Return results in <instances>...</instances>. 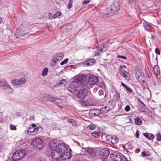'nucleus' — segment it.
<instances>
[{
	"instance_id": "1",
	"label": "nucleus",
	"mask_w": 161,
	"mask_h": 161,
	"mask_svg": "<svg viewBox=\"0 0 161 161\" xmlns=\"http://www.w3.org/2000/svg\"><path fill=\"white\" fill-rule=\"evenodd\" d=\"M89 78L88 82L86 80L87 74H86L85 73L83 74H79L81 77L80 79L83 87H86L87 88H90V86L95 85L98 81V78L97 77L92 74L88 73Z\"/></svg>"
},
{
	"instance_id": "2",
	"label": "nucleus",
	"mask_w": 161,
	"mask_h": 161,
	"mask_svg": "<svg viewBox=\"0 0 161 161\" xmlns=\"http://www.w3.org/2000/svg\"><path fill=\"white\" fill-rule=\"evenodd\" d=\"M19 29L16 30L14 33V36L16 38L23 37L27 35L28 31L30 29L29 25V23L27 21H24L20 25Z\"/></svg>"
},
{
	"instance_id": "3",
	"label": "nucleus",
	"mask_w": 161,
	"mask_h": 161,
	"mask_svg": "<svg viewBox=\"0 0 161 161\" xmlns=\"http://www.w3.org/2000/svg\"><path fill=\"white\" fill-rule=\"evenodd\" d=\"M80 75L79 74L75 77L74 81L72 82L69 85L67 89L69 92L74 93L75 92L79 86L83 87L81 80Z\"/></svg>"
},
{
	"instance_id": "4",
	"label": "nucleus",
	"mask_w": 161,
	"mask_h": 161,
	"mask_svg": "<svg viewBox=\"0 0 161 161\" xmlns=\"http://www.w3.org/2000/svg\"><path fill=\"white\" fill-rule=\"evenodd\" d=\"M64 148L66 149H64V148L62 149L63 151H62V152L61 153L60 160L62 159L65 160L67 159H69L71 158V156L70 150L69 148H69L68 146L65 145L64 146Z\"/></svg>"
},
{
	"instance_id": "5",
	"label": "nucleus",
	"mask_w": 161,
	"mask_h": 161,
	"mask_svg": "<svg viewBox=\"0 0 161 161\" xmlns=\"http://www.w3.org/2000/svg\"><path fill=\"white\" fill-rule=\"evenodd\" d=\"M120 8L119 3L117 1H115L111 5L110 12L108 15L111 16L115 14L119 10Z\"/></svg>"
},
{
	"instance_id": "6",
	"label": "nucleus",
	"mask_w": 161,
	"mask_h": 161,
	"mask_svg": "<svg viewBox=\"0 0 161 161\" xmlns=\"http://www.w3.org/2000/svg\"><path fill=\"white\" fill-rule=\"evenodd\" d=\"M66 144L63 142H58L55 141H51L49 144V148L52 151L58 150V148L59 146L63 147L64 148V146Z\"/></svg>"
},
{
	"instance_id": "7",
	"label": "nucleus",
	"mask_w": 161,
	"mask_h": 161,
	"mask_svg": "<svg viewBox=\"0 0 161 161\" xmlns=\"http://www.w3.org/2000/svg\"><path fill=\"white\" fill-rule=\"evenodd\" d=\"M110 157L113 161H129L127 158L120 153L111 154Z\"/></svg>"
},
{
	"instance_id": "8",
	"label": "nucleus",
	"mask_w": 161,
	"mask_h": 161,
	"mask_svg": "<svg viewBox=\"0 0 161 161\" xmlns=\"http://www.w3.org/2000/svg\"><path fill=\"white\" fill-rule=\"evenodd\" d=\"M86 87H82L78 90L76 93L78 97L80 99H83L88 94V90Z\"/></svg>"
},
{
	"instance_id": "9",
	"label": "nucleus",
	"mask_w": 161,
	"mask_h": 161,
	"mask_svg": "<svg viewBox=\"0 0 161 161\" xmlns=\"http://www.w3.org/2000/svg\"><path fill=\"white\" fill-rule=\"evenodd\" d=\"M25 155L24 150L20 149L16 151L12 156V158L14 160H16L23 158Z\"/></svg>"
},
{
	"instance_id": "10",
	"label": "nucleus",
	"mask_w": 161,
	"mask_h": 161,
	"mask_svg": "<svg viewBox=\"0 0 161 161\" xmlns=\"http://www.w3.org/2000/svg\"><path fill=\"white\" fill-rule=\"evenodd\" d=\"M64 57V53L58 52L55 54L53 57L52 63L55 65L58 61H61Z\"/></svg>"
},
{
	"instance_id": "11",
	"label": "nucleus",
	"mask_w": 161,
	"mask_h": 161,
	"mask_svg": "<svg viewBox=\"0 0 161 161\" xmlns=\"http://www.w3.org/2000/svg\"><path fill=\"white\" fill-rule=\"evenodd\" d=\"M33 146L37 149H41L44 146L43 143L41 139L39 138L34 140L32 142Z\"/></svg>"
},
{
	"instance_id": "12",
	"label": "nucleus",
	"mask_w": 161,
	"mask_h": 161,
	"mask_svg": "<svg viewBox=\"0 0 161 161\" xmlns=\"http://www.w3.org/2000/svg\"><path fill=\"white\" fill-rule=\"evenodd\" d=\"M44 100L51 101L53 103L59 104L62 103L61 99L55 97H52L50 95H44Z\"/></svg>"
},
{
	"instance_id": "13",
	"label": "nucleus",
	"mask_w": 161,
	"mask_h": 161,
	"mask_svg": "<svg viewBox=\"0 0 161 161\" xmlns=\"http://www.w3.org/2000/svg\"><path fill=\"white\" fill-rule=\"evenodd\" d=\"M109 110L108 107L105 106L102 107L100 110L98 109H94L92 111L93 112V114L95 115H98L100 113L103 114L107 113Z\"/></svg>"
},
{
	"instance_id": "14",
	"label": "nucleus",
	"mask_w": 161,
	"mask_h": 161,
	"mask_svg": "<svg viewBox=\"0 0 161 161\" xmlns=\"http://www.w3.org/2000/svg\"><path fill=\"white\" fill-rule=\"evenodd\" d=\"M26 81V79L25 78L22 77L19 79L13 80L11 83L14 86H19L24 84Z\"/></svg>"
},
{
	"instance_id": "15",
	"label": "nucleus",
	"mask_w": 161,
	"mask_h": 161,
	"mask_svg": "<svg viewBox=\"0 0 161 161\" xmlns=\"http://www.w3.org/2000/svg\"><path fill=\"white\" fill-rule=\"evenodd\" d=\"M109 150V148L107 147L102 149L99 153L100 157L103 159L106 158L110 154Z\"/></svg>"
},
{
	"instance_id": "16",
	"label": "nucleus",
	"mask_w": 161,
	"mask_h": 161,
	"mask_svg": "<svg viewBox=\"0 0 161 161\" xmlns=\"http://www.w3.org/2000/svg\"><path fill=\"white\" fill-rule=\"evenodd\" d=\"M108 142H111L113 144H116L119 141V139L116 136H110L107 138Z\"/></svg>"
},
{
	"instance_id": "17",
	"label": "nucleus",
	"mask_w": 161,
	"mask_h": 161,
	"mask_svg": "<svg viewBox=\"0 0 161 161\" xmlns=\"http://www.w3.org/2000/svg\"><path fill=\"white\" fill-rule=\"evenodd\" d=\"M82 149L84 152H86L87 151L88 153H89L90 155L92 156H94L96 155V153L95 150H93L92 148H88L87 147L83 148L82 147Z\"/></svg>"
},
{
	"instance_id": "18",
	"label": "nucleus",
	"mask_w": 161,
	"mask_h": 161,
	"mask_svg": "<svg viewBox=\"0 0 161 161\" xmlns=\"http://www.w3.org/2000/svg\"><path fill=\"white\" fill-rule=\"evenodd\" d=\"M96 61L94 59H91L85 61L84 63V65L86 67L91 66L94 65Z\"/></svg>"
},
{
	"instance_id": "19",
	"label": "nucleus",
	"mask_w": 161,
	"mask_h": 161,
	"mask_svg": "<svg viewBox=\"0 0 161 161\" xmlns=\"http://www.w3.org/2000/svg\"><path fill=\"white\" fill-rule=\"evenodd\" d=\"M3 91L6 94L11 93L13 91V89L9 86L8 84L5 86L4 87H3Z\"/></svg>"
},
{
	"instance_id": "20",
	"label": "nucleus",
	"mask_w": 161,
	"mask_h": 161,
	"mask_svg": "<svg viewBox=\"0 0 161 161\" xmlns=\"http://www.w3.org/2000/svg\"><path fill=\"white\" fill-rule=\"evenodd\" d=\"M153 70L154 74L158 76L160 74V71L158 65H155L153 67Z\"/></svg>"
},
{
	"instance_id": "21",
	"label": "nucleus",
	"mask_w": 161,
	"mask_h": 161,
	"mask_svg": "<svg viewBox=\"0 0 161 161\" xmlns=\"http://www.w3.org/2000/svg\"><path fill=\"white\" fill-rule=\"evenodd\" d=\"M144 136L149 140H153L155 137L153 134L149 133H145L143 134Z\"/></svg>"
},
{
	"instance_id": "22",
	"label": "nucleus",
	"mask_w": 161,
	"mask_h": 161,
	"mask_svg": "<svg viewBox=\"0 0 161 161\" xmlns=\"http://www.w3.org/2000/svg\"><path fill=\"white\" fill-rule=\"evenodd\" d=\"M27 132L29 135H34V128H31V127H29L27 130Z\"/></svg>"
},
{
	"instance_id": "23",
	"label": "nucleus",
	"mask_w": 161,
	"mask_h": 161,
	"mask_svg": "<svg viewBox=\"0 0 161 161\" xmlns=\"http://www.w3.org/2000/svg\"><path fill=\"white\" fill-rule=\"evenodd\" d=\"M135 122L137 125H140L142 124V121L139 117H137L135 118Z\"/></svg>"
},
{
	"instance_id": "24",
	"label": "nucleus",
	"mask_w": 161,
	"mask_h": 161,
	"mask_svg": "<svg viewBox=\"0 0 161 161\" xmlns=\"http://www.w3.org/2000/svg\"><path fill=\"white\" fill-rule=\"evenodd\" d=\"M103 48L102 47H98L95 51V53L94 54V56H95L99 55L100 53V52L103 51Z\"/></svg>"
},
{
	"instance_id": "25",
	"label": "nucleus",
	"mask_w": 161,
	"mask_h": 161,
	"mask_svg": "<svg viewBox=\"0 0 161 161\" xmlns=\"http://www.w3.org/2000/svg\"><path fill=\"white\" fill-rule=\"evenodd\" d=\"M101 133L99 132H93L92 134V136L94 138H98L99 137Z\"/></svg>"
},
{
	"instance_id": "26",
	"label": "nucleus",
	"mask_w": 161,
	"mask_h": 161,
	"mask_svg": "<svg viewBox=\"0 0 161 161\" xmlns=\"http://www.w3.org/2000/svg\"><path fill=\"white\" fill-rule=\"evenodd\" d=\"M42 128L40 126L34 128V135L36 134L39 133L42 130Z\"/></svg>"
},
{
	"instance_id": "27",
	"label": "nucleus",
	"mask_w": 161,
	"mask_h": 161,
	"mask_svg": "<svg viewBox=\"0 0 161 161\" xmlns=\"http://www.w3.org/2000/svg\"><path fill=\"white\" fill-rule=\"evenodd\" d=\"M121 75L124 77L125 79H127L128 78V76L127 75V72L125 70H122L121 71Z\"/></svg>"
},
{
	"instance_id": "28",
	"label": "nucleus",
	"mask_w": 161,
	"mask_h": 161,
	"mask_svg": "<svg viewBox=\"0 0 161 161\" xmlns=\"http://www.w3.org/2000/svg\"><path fill=\"white\" fill-rule=\"evenodd\" d=\"M8 84L7 81L3 79L0 81V86H2L3 88Z\"/></svg>"
},
{
	"instance_id": "29",
	"label": "nucleus",
	"mask_w": 161,
	"mask_h": 161,
	"mask_svg": "<svg viewBox=\"0 0 161 161\" xmlns=\"http://www.w3.org/2000/svg\"><path fill=\"white\" fill-rule=\"evenodd\" d=\"M48 71V69L47 68H45L42 71L41 75L43 76H45L47 75Z\"/></svg>"
},
{
	"instance_id": "30",
	"label": "nucleus",
	"mask_w": 161,
	"mask_h": 161,
	"mask_svg": "<svg viewBox=\"0 0 161 161\" xmlns=\"http://www.w3.org/2000/svg\"><path fill=\"white\" fill-rule=\"evenodd\" d=\"M98 86L99 87L102 88L103 89H104L105 88V83L103 81H101L99 82L98 83Z\"/></svg>"
},
{
	"instance_id": "31",
	"label": "nucleus",
	"mask_w": 161,
	"mask_h": 161,
	"mask_svg": "<svg viewBox=\"0 0 161 161\" xmlns=\"http://www.w3.org/2000/svg\"><path fill=\"white\" fill-rule=\"evenodd\" d=\"M121 85L124 87L126 90L129 92H132V90L129 87L127 86L124 83L122 82L121 83Z\"/></svg>"
},
{
	"instance_id": "32",
	"label": "nucleus",
	"mask_w": 161,
	"mask_h": 161,
	"mask_svg": "<svg viewBox=\"0 0 161 161\" xmlns=\"http://www.w3.org/2000/svg\"><path fill=\"white\" fill-rule=\"evenodd\" d=\"M67 121L69 123H71L73 125H75L76 124V122L72 119H68Z\"/></svg>"
},
{
	"instance_id": "33",
	"label": "nucleus",
	"mask_w": 161,
	"mask_h": 161,
	"mask_svg": "<svg viewBox=\"0 0 161 161\" xmlns=\"http://www.w3.org/2000/svg\"><path fill=\"white\" fill-rule=\"evenodd\" d=\"M126 146L128 150H132L133 149V147L132 145L129 143H128L126 144Z\"/></svg>"
},
{
	"instance_id": "34",
	"label": "nucleus",
	"mask_w": 161,
	"mask_h": 161,
	"mask_svg": "<svg viewBox=\"0 0 161 161\" xmlns=\"http://www.w3.org/2000/svg\"><path fill=\"white\" fill-rule=\"evenodd\" d=\"M143 26L145 29L147 31H149L150 30V27L149 25L146 23H144Z\"/></svg>"
},
{
	"instance_id": "35",
	"label": "nucleus",
	"mask_w": 161,
	"mask_h": 161,
	"mask_svg": "<svg viewBox=\"0 0 161 161\" xmlns=\"http://www.w3.org/2000/svg\"><path fill=\"white\" fill-rule=\"evenodd\" d=\"M115 97L117 100H119L120 98V95L119 93L118 92H115Z\"/></svg>"
},
{
	"instance_id": "36",
	"label": "nucleus",
	"mask_w": 161,
	"mask_h": 161,
	"mask_svg": "<svg viewBox=\"0 0 161 161\" xmlns=\"http://www.w3.org/2000/svg\"><path fill=\"white\" fill-rule=\"evenodd\" d=\"M67 83V81L64 79L61 80L59 82L58 85H65Z\"/></svg>"
},
{
	"instance_id": "37",
	"label": "nucleus",
	"mask_w": 161,
	"mask_h": 161,
	"mask_svg": "<svg viewBox=\"0 0 161 161\" xmlns=\"http://www.w3.org/2000/svg\"><path fill=\"white\" fill-rule=\"evenodd\" d=\"M89 129L91 130H93L95 129V126L93 124H91L89 125L87 127Z\"/></svg>"
},
{
	"instance_id": "38",
	"label": "nucleus",
	"mask_w": 161,
	"mask_h": 161,
	"mask_svg": "<svg viewBox=\"0 0 161 161\" xmlns=\"http://www.w3.org/2000/svg\"><path fill=\"white\" fill-rule=\"evenodd\" d=\"M141 73L139 71L137 70L136 72L135 75L137 79H139L140 77Z\"/></svg>"
},
{
	"instance_id": "39",
	"label": "nucleus",
	"mask_w": 161,
	"mask_h": 161,
	"mask_svg": "<svg viewBox=\"0 0 161 161\" xmlns=\"http://www.w3.org/2000/svg\"><path fill=\"white\" fill-rule=\"evenodd\" d=\"M157 140L158 142H160L161 141V135L159 133H158L156 135Z\"/></svg>"
},
{
	"instance_id": "40",
	"label": "nucleus",
	"mask_w": 161,
	"mask_h": 161,
	"mask_svg": "<svg viewBox=\"0 0 161 161\" xmlns=\"http://www.w3.org/2000/svg\"><path fill=\"white\" fill-rule=\"evenodd\" d=\"M69 60V59L67 58H66L63 61L61 62L60 64L61 65H64L65 64H66L68 62V61Z\"/></svg>"
},
{
	"instance_id": "41",
	"label": "nucleus",
	"mask_w": 161,
	"mask_h": 161,
	"mask_svg": "<svg viewBox=\"0 0 161 161\" xmlns=\"http://www.w3.org/2000/svg\"><path fill=\"white\" fill-rule=\"evenodd\" d=\"M73 1L72 0H69V2L68 5V9H70L72 6V4Z\"/></svg>"
},
{
	"instance_id": "42",
	"label": "nucleus",
	"mask_w": 161,
	"mask_h": 161,
	"mask_svg": "<svg viewBox=\"0 0 161 161\" xmlns=\"http://www.w3.org/2000/svg\"><path fill=\"white\" fill-rule=\"evenodd\" d=\"M10 129L11 130H16V127L14 125L12 124L10 125Z\"/></svg>"
},
{
	"instance_id": "43",
	"label": "nucleus",
	"mask_w": 161,
	"mask_h": 161,
	"mask_svg": "<svg viewBox=\"0 0 161 161\" xmlns=\"http://www.w3.org/2000/svg\"><path fill=\"white\" fill-rule=\"evenodd\" d=\"M130 109V107L129 105H127L125 108V110L126 112H128Z\"/></svg>"
},
{
	"instance_id": "44",
	"label": "nucleus",
	"mask_w": 161,
	"mask_h": 161,
	"mask_svg": "<svg viewBox=\"0 0 161 161\" xmlns=\"http://www.w3.org/2000/svg\"><path fill=\"white\" fill-rule=\"evenodd\" d=\"M91 101L90 100H88L86 101V103L89 106H93L94 105L93 104L92 102H90V101Z\"/></svg>"
},
{
	"instance_id": "45",
	"label": "nucleus",
	"mask_w": 161,
	"mask_h": 161,
	"mask_svg": "<svg viewBox=\"0 0 161 161\" xmlns=\"http://www.w3.org/2000/svg\"><path fill=\"white\" fill-rule=\"evenodd\" d=\"M122 147L123 148V150L125 151L127 153H130L129 150H128V149H127V148H126V145H123L122 146Z\"/></svg>"
},
{
	"instance_id": "46",
	"label": "nucleus",
	"mask_w": 161,
	"mask_h": 161,
	"mask_svg": "<svg viewBox=\"0 0 161 161\" xmlns=\"http://www.w3.org/2000/svg\"><path fill=\"white\" fill-rule=\"evenodd\" d=\"M128 2L131 4H134L137 0H128Z\"/></svg>"
},
{
	"instance_id": "47",
	"label": "nucleus",
	"mask_w": 161,
	"mask_h": 161,
	"mask_svg": "<svg viewBox=\"0 0 161 161\" xmlns=\"http://www.w3.org/2000/svg\"><path fill=\"white\" fill-rule=\"evenodd\" d=\"M117 58H122L124 59H127V58L126 57L121 55H118L117 56Z\"/></svg>"
},
{
	"instance_id": "48",
	"label": "nucleus",
	"mask_w": 161,
	"mask_h": 161,
	"mask_svg": "<svg viewBox=\"0 0 161 161\" xmlns=\"http://www.w3.org/2000/svg\"><path fill=\"white\" fill-rule=\"evenodd\" d=\"M91 1V0H85L83 2V4L84 5H86L88 3H89Z\"/></svg>"
},
{
	"instance_id": "49",
	"label": "nucleus",
	"mask_w": 161,
	"mask_h": 161,
	"mask_svg": "<svg viewBox=\"0 0 161 161\" xmlns=\"http://www.w3.org/2000/svg\"><path fill=\"white\" fill-rule=\"evenodd\" d=\"M155 53L158 55L160 54V51L159 50L158 48H156L155 50Z\"/></svg>"
},
{
	"instance_id": "50",
	"label": "nucleus",
	"mask_w": 161,
	"mask_h": 161,
	"mask_svg": "<svg viewBox=\"0 0 161 161\" xmlns=\"http://www.w3.org/2000/svg\"><path fill=\"white\" fill-rule=\"evenodd\" d=\"M58 16H60L61 15V13L60 11H58L56 12L55 14Z\"/></svg>"
},
{
	"instance_id": "51",
	"label": "nucleus",
	"mask_w": 161,
	"mask_h": 161,
	"mask_svg": "<svg viewBox=\"0 0 161 161\" xmlns=\"http://www.w3.org/2000/svg\"><path fill=\"white\" fill-rule=\"evenodd\" d=\"M136 137L137 138H138L139 137V132L138 130H137L136 133Z\"/></svg>"
},
{
	"instance_id": "52",
	"label": "nucleus",
	"mask_w": 161,
	"mask_h": 161,
	"mask_svg": "<svg viewBox=\"0 0 161 161\" xmlns=\"http://www.w3.org/2000/svg\"><path fill=\"white\" fill-rule=\"evenodd\" d=\"M53 15L51 13H49L48 14V17L50 19H53Z\"/></svg>"
},
{
	"instance_id": "53",
	"label": "nucleus",
	"mask_w": 161,
	"mask_h": 161,
	"mask_svg": "<svg viewBox=\"0 0 161 161\" xmlns=\"http://www.w3.org/2000/svg\"><path fill=\"white\" fill-rule=\"evenodd\" d=\"M142 154L144 156H148V155L147 154V153L145 152H143L142 153Z\"/></svg>"
},
{
	"instance_id": "54",
	"label": "nucleus",
	"mask_w": 161,
	"mask_h": 161,
	"mask_svg": "<svg viewBox=\"0 0 161 161\" xmlns=\"http://www.w3.org/2000/svg\"><path fill=\"white\" fill-rule=\"evenodd\" d=\"M119 67L121 69H123L125 68H126V66L125 65H120Z\"/></svg>"
},
{
	"instance_id": "55",
	"label": "nucleus",
	"mask_w": 161,
	"mask_h": 161,
	"mask_svg": "<svg viewBox=\"0 0 161 161\" xmlns=\"http://www.w3.org/2000/svg\"><path fill=\"white\" fill-rule=\"evenodd\" d=\"M139 102L142 104V105L144 106L145 107L146 105H145L143 103L140 99H139L138 100Z\"/></svg>"
},
{
	"instance_id": "56",
	"label": "nucleus",
	"mask_w": 161,
	"mask_h": 161,
	"mask_svg": "<svg viewBox=\"0 0 161 161\" xmlns=\"http://www.w3.org/2000/svg\"><path fill=\"white\" fill-rule=\"evenodd\" d=\"M32 127H31V128H35L36 127V125L35 124H32L31 125Z\"/></svg>"
},
{
	"instance_id": "57",
	"label": "nucleus",
	"mask_w": 161,
	"mask_h": 161,
	"mask_svg": "<svg viewBox=\"0 0 161 161\" xmlns=\"http://www.w3.org/2000/svg\"><path fill=\"white\" fill-rule=\"evenodd\" d=\"M53 15V19L56 18L58 17L55 14Z\"/></svg>"
},
{
	"instance_id": "58",
	"label": "nucleus",
	"mask_w": 161,
	"mask_h": 161,
	"mask_svg": "<svg viewBox=\"0 0 161 161\" xmlns=\"http://www.w3.org/2000/svg\"><path fill=\"white\" fill-rule=\"evenodd\" d=\"M34 118V117L33 116H31L30 117V120H33Z\"/></svg>"
},
{
	"instance_id": "59",
	"label": "nucleus",
	"mask_w": 161,
	"mask_h": 161,
	"mask_svg": "<svg viewBox=\"0 0 161 161\" xmlns=\"http://www.w3.org/2000/svg\"><path fill=\"white\" fill-rule=\"evenodd\" d=\"M37 161H44V160L43 158H41L39 159H38Z\"/></svg>"
},
{
	"instance_id": "60",
	"label": "nucleus",
	"mask_w": 161,
	"mask_h": 161,
	"mask_svg": "<svg viewBox=\"0 0 161 161\" xmlns=\"http://www.w3.org/2000/svg\"><path fill=\"white\" fill-rule=\"evenodd\" d=\"M3 137V136L1 132H0V139H1Z\"/></svg>"
},
{
	"instance_id": "61",
	"label": "nucleus",
	"mask_w": 161,
	"mask_h": 161,
	"mask_svg": "<svg viewBox=\"0 0 161 161\" xmlns=\"http://www.w3.org/2000/svg\"><path fill=\"white\" fill-rule=\"evenodd\" d=\"M99 95L101 96L102 95H104L103 93V92H100L99 94Z\"/></svg>"
},
{
	"instance_id": "62",
	"label": "nucleus",
	"mask_w": 161,
	"mask_h": 161,
	"mask_svg": "<svg viewBox=\"0 0 161 161\" xmlns=\"http://www.w3.org/2000/svg\"><path fill=\"white\" fill-rule=\"evenodd\" d=\"M3 21V19H2L0 17V24H1L2 22Z\"/></svg>"
},
{
	"instance_id": "63",
	"label": "nucleus",
	"mask_w": 161,
	"mask_h": 161,
	"mask_svg": "<svg viewBox=\"0 0 161 161\" xmlns=\"http://www.w3.org/2000/svg\"><path fill=\"white\" fill-rule=\"evenodd\" d=\"M18 116H20L21 115V114L20 113H17V114H16Z\"/></svg>"
},
{
	"instance_id": "64",
	"label": "nucleus",
	"mask_w": 161,
	"mask_h": 161,
	"mask_svg": "<svg viewBox=\"0 0 161 161\" xmlns=\"http://www.w3.org/2000/svg\"><path fill=\"white\" fill-rule=\"evenodd\" d=\"M73 161H82L81 160H80L76 159V160H74Z\"/></svg>"
}]
</instances>
